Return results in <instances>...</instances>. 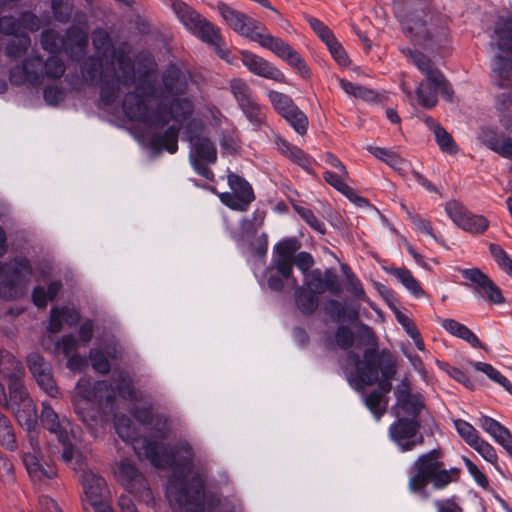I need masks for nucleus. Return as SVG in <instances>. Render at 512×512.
Listing matches in <instances>:
<instances>
[{
    "mask_svg": "<svg viewBox=\"0 0 512 512\" xmlns=\"http://www.w3.org/2000/svg\"><path fill=\"white\" fill-rule=\"evenodd\" d=\"M492 70L498 77V85L512 88V60L496 56L492 63Z\"/></svg>",
    "mask_w": 512,
    "mask_h": 512,
    "instance_id": "72a5a7b5",
    "label": "nucleus"
},
{
    "mask_svg": "<svg viewBox=\"0 0 512 512\" xmlns=\"http://www.w3.org/2000/svg\"><path fill=\"white\" fill-rule=\"evenodd\" d=\"M345 369L349 373V382L356 389H363L365 386L378 383L379 389L367 395L365 403L375 418L379 420L387 409L386 394L391 390V379L396 372L394 363L390 360L384 361L376 349L369 348L365 350L362 361L357 354L349 352Z\"/></svg>",
    "mask_w": 512,
    "mask_h": 512,
    "instance_id": "39448f33",
    "label": "nucleus"
},
{
    "mask_svg": "<svg viewBox=\"0 0 512 512\" xmlns=\"http://www.w3.org/2000/svg\"><path fill=\"white\" fill-rule=\"evenodd\" d=\"M114 474L117 481L128 493L143 502L152 500V493L144 476L131 461L123 459L117 463Z\"/></svg>",
    "mask_w": 512,
    "mask_h": 512,
    "instance_id": "a211bd4d",
    "label": "nucleus"
},
{
    "mask_svg": "<svg viewBox=\"0 0 512 512\" xmlns=\"http://www.w3.org/2000/svg\"><path fill=\"white\" fill-rule=\"evenodd\" d=\"M118 394L124 399H136V392L133 389L131 379L124 372H119L115 379Z\"/></svg>",
    "mask_w": 512,
    "mask_h": 512,
    "instance_id": "6e6d98bb",
    "label": "nucleus"
},
{
    "mask_svg": "<svg viewBox=\"0 0 512 512\" xmlns=\"http://www.w3.org/2000/svg\"><path fill=\"white\" fill-rule=\"evenodd\" d=\"M489 249L492 257L502 269L507 271L512 267V259L509 258L507 253L499 245L491 244Z\"/></svg>",
    "mask_w": 512,
    "mask_h": 512,
    "instance_id": "69168bd1",
    "label": "nucleus"
},
{
    "mask_svg": "<svg viewBox=\"0 0 512 512\" xmlns=\"http://www.w3.org/2000/svg\"><path fill=\"white\" fill-rule=\"evenodd\" d=\"M479 425L497 443H499L510 432L497 420L484 415L479 418Z\"/></svg>",
    "mask_w": 512,
    "mask_h": 512,
    "instance_id": "37998d69",
    "label": "nucleus"
},
{
    "mask_svg": "<svg viewBox=\"0 0 512 512\" xmlns=\"http://www.w3.org/2000/svg\"><path fill=\"white\" fill-rule=\"evenodd\" d=\"M290 126L300 135H304L308 129L307 116L297 106L282 116Z\"/></svg>",
    "mask_w": 512,
    "mask_h": 512,
    "instance_id": "c03bdc74",
    "label": "nucleus"
},
{
    "mask_svg": "<svg viewBox=\"0 0 512 512\" xmlns=\"http://www.w3.org/2000/svg\"><path fill=\"white\" fill-rule=\"evenodd\" d=\"M390 273L416 298L424 296V290L420 283L406 268H393Z\"/></svg>",
    "mask_w": 512,
    "mask_h": 512,
    "instance_id": "f704fd0d",
    "label": "nucleus"
},
{
    "mask_svg": "<svg viewBox=\"0 0 512 512\" xmlns=\"http://www.w3.org/2000/svg\"><path fill=\"white\" fill-rule=\"evenodd\" d=\"M78 320L79 313L75 308L54 307L50 312L48 330L52 333H57L63 328L64 325L69 327L73 326L78 322Z\"/></svg>",
    "mask_w": 512,
    "mask_h": 512,
    "instance_id": "cd10ccee",
    "label": "nucleus"
},
{
    "mask_svg": "<svg viewBox=\"0 0 512 512\" xmlns=\"http://www.w3.org/2000/svg\"><path fill=\"white\" fill-rule=\"evenodd\" d=\"M424 123L434 134L435 141L442 152L450 155L457 153L458 146L453 137L436 120L432 117H425Z\"/></svg>",
    "mask_w": 512,
    "mask_h": 512,
    "instance_id": "c85d7f7f",
    "label": "nucleus"
},
{
    "mask_svg": "<svg viewBox=\"0 0 512 512\" xmlns=\"http://www.w3.org/2000/svg\"><path fill=\"white\" fill-rule=\"evenodd\" d=\"M295 299L298 308L305 314H312L318 307L317 294L304 287L296 289Z\"/></svg>",
    "mask_w": 512,
    "mask_h": 512,
    "instance_id": "ea45409f",
    "label": "nucleus"
},
{
    "mask_svg": "<svg viewBox=\"0 0 512 512\" xmlns=\"http://www.w3.org/2000/svg\"><path fill=\"white\" fill-rule=\"evenodd\" d=\"M298 215L315 231L324 234L325 224L319 219L309 208L303 206H295Z\"/></svg>",
    "mask_w": 512,
    "mask_h": 512,
    "instance_id": "5fc2aeb1",
    "label": "nucleus"
},
{
    "mask_svg": "<svg viewBox=\"0 0 512 512\" xmlns=\"http://www.w3.org/2000/svg\"><path fill=\"white\" fill-rule=\"evenodd\" d=\"M437 512H462L461 506L457 503L456 497L438 499L434 502Z\"/></svg>",
    "mask_w": 512,
    "mask_h": 512,
    "instance_id": "774afa93",
    "label": "nucleus"
},
{
    "mask_svg": "<svg viewBox=\"0 0 512 512\" xmlns=\"http://www.w3.org/2000/svg\"><path fill=\"white\" fill-rule=\"evenodd\" d=\"M39 419L43 428L55 435L63 446L62 460H69L72 450L67 445L76 441L75 431L70 420L64 415H59L47 401L41 403Z\"/></svg>",
    "mask_w": 512,
    "mask_h": 512,
    "instance_id": "dca6fc26",
    "label": "nucleus"
},
{
    "mask_svg": "<svg viewBox=\"0 0 512 512\" xmlns=\"http://www.w3.org/2000/svg\"><path fill=\"white\" fill-rule=\"evenodd\" d=\"M64 72L65 65L56 56L49 57L44 64L40 58L32 57L25 60L22 65L11 69L10 81L15 85L38 86L43 82L45 76L50 79H58Z\"/></svg>",
    "mask_w": 512,
    "mask_h": 512,
    "instance_id": "4468645a",
    "label": "nucleus"
},
{
    "mask_svg": "<svg viewBox=\"0 0 512 512\" xmlns=\"http://www.w3.org/2000/svg\"><path fill=\"white\" fill-rule=\"evenodd\" d=\"M241 111L253 126L254 130H260L262 127L267 126L266 108L260 105L257 101L242 108Z\"/></svg>",
    "mask_w": 512,
    "mask_h": 512,
    "instance_id": "e433bc0d",
    "label": "nucleus"
},
{
    "mask_svg": "<svg viewBox=\"0 0 512 512\" xmlns=\"http://www.w3.org/2000/svg\"><path fill=\"white\" fill-rule=\"evenodd\" d=\"M50 338L43 339L42 345L45 350L54 354H63L67 360V368L71 371H81L86 365V359L77 353L78 341L71 335H64L54 344H50Z\"/></svg>",
    "mask_w": 512,
    "mask_h": 512,
    "instance_id": "b1692460",
    "label": "nucleus"
},
{
    "mask_svg": "<svg viewBox=\"0 0 512 512\" xmlns=\"http://www.w3.org/2000/svg\"><path fill=\"white\" fill-rule=\"evenodd\" d=\"M407 214H408L410 221L413 224L414 229L417 232L426 234V235L430 236L431 238H433L436 242L440 243L443 246H446L445 242L442 239H440L439 237H437V235L433 232V229H432V226H431V223L429 220L421 217L420 215L413 214L409 210H407Z\"/></svg>",
    "mask_w": 512,
    "mask_h": 512,
    "instance_id": "49530a36",
    "label": "nucleus"
},
{
    "mask_svg": "<svg viewBox=\"0 0 512 512\" xmlns=\"http://www.w3.org/2000/svg\"><path fill=\"white\" fill-rule=\"evenodd\" d=\"M275 144L277 149L286 157L290 158L297 164L306 167L309 164V159L306 154L296 146L291 145L280 136L275 137Z\"/></svg>",
    "mask_w": 512,
    "mask_h": 512,
    "instance_id": "c9c22d12",
    "label": "nucleus"
},
{
    "mask_svg": "<svg viewBox=\"0 0 512 512\" xmlns=\"http://www.w3.org/2000/svg\"><path fill=\"white\" fill-rule=\"evenodd\" d=\"M227 177L232 192L222 193L220 195L221 202L231 209L245 211L254 200L252 187L244 178L237 174L229 173Z\"/></svg>",
    "mask_w": 512,
    "mask_h": 512,
    "instance_id": "412c9836",
    "label": "nucleus"
},
{
    "mask_svg": "<svg viewBox=\"0 0 512 512\" xmlns=\"http://www.w3.org/2000/svg\"><path fill=\"white\" fill-rule=\"evenodd\" d=\"M267 96L274 110L281 116L296 106L292 98L284 93L271 90Z\"/></svg>",
    "mask_w": 512,
    "mask_h": 512,
    "instance_id": "a18cd8bd",
    "label": "nucleus"
},
{
    "mask_svg": "<svg viewBox=\"0 0 512 512\" xmlns=\"http://www.w3.org/2000/svg\"><path fill=\"white\" fill-rule=\"evenodd\" d=\"M0 445L10 451L18 448L13 425L10 419L0 411Z\"/></svg>",
    "mask_w": 512,
    "mask_h": 512,
    "instance_id": "4c0bfd02",
    "label": "nucleus"
},
{
    "mask_svg": "<svg viewBox=\"0 0 512 512\" xmlns=\"http://www.w3.org/2000/svg\"><path fill=\"white\" fill-rule=\"evenodd\" d=\"M339 85L344 90L345 93L357 98L367 100L370 99V97L373 95V92L371 90L344 79L339 80Z\"/></svg>",
    "mask_w": 512,
    "mask_h": 512,
    "instance_id": "13d9d810",
    "label": "nucleus"
},
{
    "mask_svg": "<svg viewBox=\"0 0 512 512\" xmlns=\"http://www.w3.org/2000/svg\"><path fill=\"white\" fill-rule=\"evenodd\" d=\"M7 252L6 234L0 227V258ZM33 277L30 261L22 256H16L0 264V297L14 300L24 296Z\"/></svg>",
    "mask_w": 512,
    "mask_h": 512,
    "instance_id": "9b49d317",
    "label": "nucleus"
},
{
    "mask_svg": "<svg viewBox=\"0 0 512 512\" xmlns=\"http://www.w3.org/2000/svg\"><path fill=\"white\" fill-rule=\"evenodd\" d=\"M366 149L373 156L385 162L398 172H405L410 167V163L408 161L392 150L376 146H367Z\"/></svg>",
    "mask_w": 512,
    "mask_h": 512,
    "instance_id": "7c9ffc66",
    "label": "nucleus"
},
{
    "mask_svg": "<svg viewBox=\"0 0 512 512\" xmlns=\"http://www.w3.org/2000/svg\"><path fill=\"white\" fill-rule=\"evenodd\" d=\"M219 13L224 21L239 35L257 42L270 50L283 61L293 67L302 77H308L309 68L300 54L287 42L266 32L265 26L259 21L236 11L228 5L221 4Z\"/></svg>",
    "mask_w": 512,
    "mask_h": 512,
    "instance_id": "423d86ee",
    "label": "nucleus"
},
{
    "mask_svg": "<svg viewBox=\"0 0 512 512\" xmlns=\"http://www.w3.org/2000/svg\"><path fill=\"white\" fill-rule=\"evenodd\" d=\"M83 489L82 503L86 511L90 507L108 502V488L105 479L93 470L83 471L79 475Z\"/></svg>",
    "mask_w": 512,
    "mask_h": 512,
    "instance_id": "aec40b11",
    "label": "nucleus"
},
{
    "mask_svg": "<svg viewBox=\"0 0 512 512\" xmlns=\"http://www.w3.org/2000/svg\"><path fill=\"white\" fill-rule=\"evenodd\" d=\"M460 273L464 279L470 282L467 286L470 287L476 295L482 293V289L491 281V279L478 268L462 269Z\"/></svg>",
    "mask_w": 512,
    "mask_h": 512,
    "instance_id": "58836bf2",
    "label": "nucleus"
},
{
    "mask_svg": "<svg viewBox=\"0 0 512 512\" xmlns=\"http://www.w3.org/2000/svg\"><path fill=\"white\" fill-rule=\"evenodd\" d=\"M241 61L242 64L254 75L274 80L279 83L286 82V77L280 69L266 59L250 51L244 50L241 52Z\"/></svg>",
    "mask_w": 512,
    "mask_h": 512,
    "instance_id": "393cba45",
    "label": "nucleus"
},
{
    "mask_svg": "<svg viewBox=\"0 0 512 512\" xmlns=\"http://www.w3.org/2000/svg\"><path fill=\"white\" fill-rule=\"evenodd\" d=\"M88 42L87 31L72 27L67 31L66 38L61 37L54 30H47L42 33V47L51 53L64 50L72 59H79L85 53Z\"/></svg>",
    "mask_w": 512,
    "mask_h": 512,
    "instance_id": "2eb2a0df",
    "label": "nucleus"
},
{
    "mask_svg": "<svg viewBox=\"0 0 512 512\" xmlns=\"http://www.w3.org/2000/svg\"><path fill=\"white\" fill-rule=\"evenodd\" d=\"M123 111L127 118L141 123L150 131L164 128L163 133H153L150 145L153 150H165L174 154L178 150L179 130L184 128L183 138L190 143L189 160L194 170L206 179H211L208 164L217 160V150L208 137L201 120L192 119L193 106L187 99H173L169 108L160 101L157 90L149 76L140 79L133 93L123 100Z\"/></svg>",
    "mask_w": 512,
    "mask_h": 512,
    "instance_id": "f257e3e1",
    "label": "nucleus"
},
{
    "mask_svg": "<svg viewBox=\"0 0 512 512\" xmlns=\"http://www.w3.org/2000/svg\"><path fill=\"white\" fill-rule=\"evenodd\" d=\"M445 212L452 222L465 232L482 234L489 227L486 217L472 213L459 201H448L445 204Z\"/></svg>",
    "mask_w": 512,
    "mask_h": 512,
    "instance_id": "6ab92c4d",
    "label": "nucleus"
},
{
    "mask_svg": "<svg viewBox=\"0 0 512 512\" xmlns=\"http://www.w3.org/2000/svg\"><path fill=\"white\" fill-rule=\"evenodd\" d=\"M266 213L263 210L256 209L251 218H245L241 222V230L244 234L254 235L263 225Z\"/></svg>",
    "mask_w": 512,
    "mask_h": 512,
    "instance_id": "8fccbe9b",
    "label": "nucleus"
},
{
    "mask_svg": "<svg viewBox=\"0 0 512 512\" xmlns=\"http://www.w3.org/2000/svg\"><path fill=\"white\" fill-rule=\"evenodd\" d=\"M304 288L315 293L321 294L326 290L337 293L338 287L335 281V275L330 270H327L323 275L318 269L312 270L304 275Z\"/></svg>",
    "mask_w": 512,
    "mask_h": 512,
    "instance_id": "a878e982",
    "label": "nucleus"
},
{
    "mask_svg": "<svg viewBox=\"0 0 512 512\" xmlns=\"http://www.w3.org/2000/svg\"><path fill=\"white\" fill-rule=\"evenodd\" d=\"M114 426L118 436L132 446L140 459L148 460L157 468L175 469L166 488V496L173 510L234 512V505L227 498L204 494L203 477L194 469L192 448L186 441L168 448L159 441L139 438L132 421L125 415H116Z\"/></svg>",
    "mask_w": 512,
    "mask_h": 512,
    "instance_id": "f03ea898",
    "label": "nucleus"
},
{
    "mask_svg": "<svg viewBox=\"0 0 512 512\" xmlns=\"http://www.w3.org/2000/svg\"><path fill=\"white\" fill-rule=\"evenodd\" d=\"M492 43L504 52L512 54V22L499 20L494 28Z\"/></svg>",
    "mask_w": 512,
    "mask_h": 512,
    "instance_id": "2f4dec72",
    "label": "nucleus"
},
{
    "mask_svg": "<svg viewBox=\"0 0 512 512\" xmlns=\"http://www.w3.org/2000/svg\"><path fill=\"white\" fill-rule=\"evenodd\" d=\"M323 178L329 185L346 196L349 200L356 203L358 206H364L367 204L366 199L359 196L355 190L348 185L347 181L349 180V173L347 170L346 175L342 174V172L338 170L335 172L326 170L323 172Z\"/></svg>",
    "mask_w": 512,
    "mask_h": 512,
    "instance_id": "bb28decb",
    "label": "nucleus"
},
{
    "mask_svg": "<svg viewBox=\"0 0 512 512\" xmlns=\"http://www.w3.org/2000/svg\"><path fill=\"white\" fill-rule=\"evenodd\" d=\"M409 58L426 77V80L421 82L416 90L419 103L426 108L434 107L437 103L438 93L450 101L452 90L443 74L433 66L431 60L418 51H410Z\"/></svg>",
    "mask_w": 512,
    "mask_h": 512,
    "instance_id": "ddd939ff",
    "label": "nucleus"
},
{
    "mask_svg": "<svg viewBox=\"0 0 512 512\" xmlns=\"http://www.w3.org/2000/svg\"><path fill=\"white\" fill-rule=\"evenodd\" d=\"M52 10L57 20L66 22L72 13V0H52Z\"/></svg>",
    "mask_w": 512,
    "mask_h": 512,
    "instance_id": "bf43d9fd",
    "label": "nucleus"
},
{
    "mask_svg": "<svg viewBox=\"0 0 512 512\" xmlns=\"http://www.w3.org/2000/svg\"><path fill=\"white\" fill-rule=\"evenodd\" d=\"M300 243L296 238H287L278 242L273 248L271 266L266 270L268 286L275 291H280L285 282L297 284L292 277L293 264L305 275L314 265L313 257L308 252H300Z\"/></svg>",
    "mask_w": 512,
    "mask_h": 512,
    "instance_id": "6e6552de",
    "label": "nucleus"
},
{
    "mask_svg": "<svg viewBox=\"0 0 512 512\" xmlns=\"http://www.w3.org/2000/svg\"><path fill=\"white\" fill-rule=\"evenodd\" d=\"M75 442H70L67 447H70L72 450V455L69 460H63L67 465H69L74 471L82 474L83 471L90 470L87 468V454L80 451L74 446Z\"/></svg>",
    "mask_w": 512,
    "mask_h": 512,
    "instance_id": "de8ad7c7",
    "label": "nucleus"
},
{
    "mask_svg": "<svg viewBox=\"0 0 512 512\" xmlns=\"http://www.w3.org/2000/svg\"><path fill=\"white\" fill-rule=\"evenodd\" d=\"M27 366L34 379L52 369L51 365L46 362L39 353L36 352L30 353L27 356Z\"/></svg>",
    "mask_w": 512,
    "mask_h": 512,
    "instance_id": "3c124183",
    "label": "nucleus"
},
{
    "mask_svg": "<svg viewBox=\"0 0 512 512\" xmlns=\"http://www.w3.org/2000/svg\"><path fill=\"white\" fill-rule=\"evenodd\" d=\"M8 394L0 382V404L14 413L18 423L27 430L28 440L23 446L22 462L34 483L39 485L57 476V469L43 458L40 448V431L35 427L36 407L29 396L23 380L8 384Z\"/></svg>",
    "mask_w": 512,
    "mask_h": 512,
    "instance_id": "7ed1b4c3",
    "label": "nucleus"
},
{
    "mask_svg": "<svg viewBox=\"0 0 512 512\" xmlns=\"http://www.w3.org/2000/svg\"><path fill=\"white\" fill-rule=\"evenodd\" d=\"M454 426L460 437L469 446L477 443V440L481 438L478 431L467 421L457 419L454 421Z\"/></svg>",
    "mask_w": 512,
    "mask_h": 512,
    "instance_id": "09e8293b",
    "label": "nucleus"
},
{
    "mask_svg": "<svg viewBox=\"0 0 512 512\" xmlns=\"http://www.w3.org/2000/svg\"><path fill=\"white\" fill-rule=\"evenodd\" d=\"M222 154H235L240 148L238 137L233 132L223 134L220 140Z\"/></svg>",
    "mask_w": 512,
    "mask_h": 512,
    "instance_id": "e2e57ef3",
    "label": "nucleus"
},
{
    "mask_svg": "<svg viewBox=\"0 0 512 512\" xmlns=\"http://www.w3.org/2000/svg\"><path fill=\"white\" fill-rule=\"evenodd\" d=\"M92 39L97 56L84 63L82 75L86 80L100 83L101 100L109 105L122 87H130L135 82L134 67L123 49L111 50V39L105 30H95Z\"/></svg>",
    "mask_w": 512,
    "mask_h": 512,
    "instance_id": "20e7f679",
    "label": "nucleus"
},
{
    "mask_svg": "<svg viewBox=\"0 0 512 512\" xmlns=\"http://www.w3.org/2000/svg\"><path fill=\"white\" fill-rule=\"evenodd\" d=\"M495 111L502 127L490 125L482 127L477 139L479 142L499 156L512 160V94L503 92L495 99Z\"/></svg>",
    "mask_w": 512,
    "mask_h": 512,
    "instance_id": "1a4fd4ad",
    "label": "nucleus"
},
{
    "mask_svg": "<svg viewBox=\"0 0 512 512\" xmlns=\"http://www.w3.org/2000/svg\"><path fill=\"white\" fill-rule=\"evenodd\" d=\"M472 366L475 370L480 371L487 375L489 379L501 385L506 391L512 394L511 382L503 376L497 369L492 365L484 362H474Z\"/></svg>",
    "mask_w": 512,
    "mask_h": 512,
    "instance_id": "79ce46f5",
    "label": "nucleus"
},
{
    "mask_svg": "<svg viewBox=\"0 0 512 512\" xmlns=\"http://www.w3.org/2000/svg\"><path fill=\"white\" fill-rule=\"evenodd\" d=\"M441 452L433 449L428 453L419 456L413 464L414 473L408 481V488L412 493L423 499H428L430 494L427 490L428 484L435 490H443L451 483L457 482L461 470L457 467L443 468Z\"/></svg>",
    "mask_w": 512,
    "mask_h": 512,
    "instance_id": "0eeeda50",
    "label": "nucleus"
},
{
    "mask_svg": "<svg viewBox=\"0 0 512 512\" xmlns=\"http://www.w3.org/2000/svg\"><path fill=\"white\" fill-rule=\"evenodd\" d=\"M229 88L240 109L257 101L253 91L243 79H232L229 82Z\"/></svg>",
    "mask_w": 512,
    "mask_h": 512,
    "instance_id": "473e14b6",
    "label": "nucleus"
},
{
    "mask_svg": "<svg viewBox=\"0 0 512 512\" xmlns=\"http://www.w3.org/2000/svg\"><path fill=\"white\" fill-rule=\"evenodd\" d=\"M309 24L312 27V29L316 32V34L323 40V42H325L326 45L333 39H335L332 31L320 20L316 18H310Z\"/></svg>",
    "mask_w": 512,
    "mask_h": 512,
    "instance_id": "338daca9",
    "label": "nucleus"
},
{
    "mask_svg": "<svg viewBox=\"0 0 512 512\" xmlns=\"http://www.w3.org/2000/svg\"><path fill=\"white\" fill-rule=\"evenodd\" d=\"M396 404L393 407L395 415L399 418L414 419L424 408V399L420 394L411 392L409 383L402 381L394 390Z\"/></svg>",
    "mask_w": 512,
    "mask_h": 512,
    "instance_id": "4be33fe9",
    "label": "nucleus"
},
{
    "mask_svg": "<svg viewBox=\"0 0 512 512\" xmlns=\"http://www.w3.org/2000/svg\"><path fill=\"white\" fill-rule=\"evenodd\" d=\"M419 424L414 419L399 418L389 429V435L403 452L411 451L423 443V437L418 435Z\"/></svg>",
    "mask_w": 512,
    "mask_h": 512,
    "instance_id": "5701e85b",
    "label": "nucleus"
},
{
    "mask_svg": "<svg viewBox=\"0 0 512 512\" xmlns=\"http://www.w3.org/2000/svg\"><path fill=\"white\" fill-rule=\"evenodd\" d=\"M61 286L59 281H53L46 290L40 286L35 287L32 295L34 304L38 307H46L47 303L57 296Z\"/></svg>",
    "mask_w": 512,
    "mask_h": 512,
    "instance_id": "a19ab883",
    "label": "nucleus"
},
{
    "mask_svg": "<svg viewBox=\"0 0 512 512\" xmlns=\"http://www.w3.org/2000/svg\"><path fill=\"white\" fill-rule=\"evenodd\" d=\"M405 33L417 44L428 48L443 46L449 41V31L446 26L427 24L418 17L407 18L401 21Z\"/></svg>",
    "mask_w": 512,
    "mask_h": 512,
    "instance_id": "f3484780",
    "label": "nucleus"
},
{
    "mask_svg": "<svg viewBox=\"0 0 512 512\" xmlns=\"http://www.w3.org/2000/svg\"><path fill=\"white\" fill-rule=\"evenodd\" d=\"M477 296L488 300L492 304H502L505 301L501 290L492 280L489 284H486L485 288L482 289V293H478Z\"/></svg>",
    "mask_w": 512,
    "mask_h": 512,
    "instance_id": "052dcab7",
    "label": "nucleus"
},
{
    "mask_svg": "<svg viewBox=\"0 0 512 512\" xmlns=\"http://www.w3.org/2000/svg\"><path fill=\"white\" fill-rule=\"evenodd\" d=\"M36 382L38 386L50 397L57 398L60 395V390L56 385L55 379L53 377L52 369L48 372L39 375L37 377Z\"/></svg>",
    "mask_w": 512,
    "mask_h": 512,
    "instance_id": "864d4df0",
    "label": "nucleus"
},
{
    "mask_svg": "<svg viewBox=\"0 0 512 512\" xmlns=\"http://www.w3.org/2000/svg\"><path fill=\"white\" fill-rule=\"evenodd\" d=\"M477 451L487 462L496 465L497 464V453L494 447L486 440L480 438L477 443L470 446Z\"/></svg>",
    "mask_w": 512,
    "mask_h": 512,
    "instance_id": "4d7b16f0",
    "label": "nucleus"
},
{
    "mask_svg": "<svg viewBox=\"0 0 512 512\" xmlns=\"http://www.w3.org/2000/svg\"><path fill=\"white\" fill-rule=\"evenodd\" d=\"M93 369L102 374L109 372L110 364L106 356L98 349H92L89 354Z\"/></svg>",
    "mask_w": 512,
    "mask_h": 512,
    "instance_id": "680f3d73",
    "label": "nucleus"
},
{
    "mask_svg": "<svg viewBox=\"0 0 512 512\" xmlns=\"http://www.w3.org/2000/svg\"><path fill=\"white\" fill-rule=\"evenodd\" d=\"M30 46V38L21 34L16 36L6 48V54L9 58H19Z\"/></svg>",
    "mask_w": 512,
    "mask_h": 512,
    "instance_id": "603ef678",
    "label": "nucleus"
},
{
    "mask_svg": "<svg viewBox=\"0 0 512 512\" xmlns=\"http://www.w3.org/2000/svg\"><path fill=\"white\" fill-rule=\"evenodd\" d=\"M76 396L73 405L78 417L89 427L95 422L93 405L97 403L103 411H113L116 390L107 381L91 384L89 379L80 378L76 384Z\"/></svg>",
    "mask_w": 512,
    "mask_h": 512,
    "instance_id": "f8f14e48",
    "label": "nucleus"
},
{
    "mask_svg": "<svg viewBox=\"0 0 512 512\" xmlns=\"http://www.w3.org/2000/svg\"><path fill=\"white\" fill-rule=\"evenodd\" d=\"M393 312L397 322L402 326L409 337L417 336L419 332L415 323L405 313L400 311L398 308L393 307Z\"/></svg>",
    "mask_w": 512,
    "mask_h": 512,
    "instance_id": "0e129e2a",
    "label": "nucleus"
},
{
    "mask_svg": "<svg viewBox=\"0 0 512 512\" xmlns=\"http://www.w3.org/2000/svg\"><path fill=\"white\" fill-rule=\"evenodd\" d=\"M440 324L449 334L468 342L472 347H482L479 338L464 324L450 318L441 319Z\"/></svg>",
    "mask_w": 512,
    "mask_h": 512,
    "instance_id": "c756f323",
    "label": "nucleus"
},
{
    "mask_svg": "<svg viewBox=\"0 0 512 512\" xmlns=\"http://www.w3.org/2000/svg\"><path fill=\"white\" fill-rule=\"evenodd\" d=\"M171 9L179 22L195 37L208 44L216 54L228 63H233L235 56L226 47L220 30L213 23L202 17L182 0L171 1Z\"/></svg>",
    "mask_w": 512,
    "mask_h": 512,
    "instance_id": "9d476101",
    "label": "nucleus"
}]
</instances>
